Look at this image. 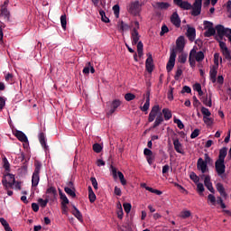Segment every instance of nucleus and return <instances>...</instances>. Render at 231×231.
Listing matches in <instances>:
<instances>
[{"mask_svg":"<svg viewBox=\"0 0 231 231\" xmlns=\"http://www.w3.org/2000/svg\"><path fill=\"white\" fill-rule=\"evenodd\" d=\"M161 109L162 108L160 107V105H155L152 106L149 114L148 122H154L153 125L152 126V129H156V127L160 126L164 120L163 114L160 113ZM158 113L160 114L158 115Z\"/></svg>","mask_w":231,"mask_h":231,"instance_id":"1","label":"nucleus"},{"mask_svg":"<svg viewBox=\"0 0 231 231\" xmlns=\"http://www.w3.org/2000/svg\"><path fill=\"white\" fill-rule=\"evenodd\" d=\"M2 185L5 189H14L16 190H21V182L15 181V175L12 173H6L2 179Z\"/></svg>","mask_w":231,"mask_h":231,"instance_id":"2","label":"nucleus"},{"mask_svg":"<svg viewBox=\"0 0 231 231\" xmlns=\"http://www.w3.org/2000/svg\"><path fill=\"white\" fill-rule=\"evenodd\" d=\"M41 169H42V162L34 161V171L32 176V187H37L41 181Z\"/></svg>","mask_w":231,"mask_h":231,"instance_id":"3","label":"nucleus"},{"mask_svg":"<svg viewBox=\"0 0 231 231\" xmlns=\"http://www.w3.org/2000/svg\"><path fill=\"white\" fill-rule=\"evenodd\" d=\"M138 30H140V23L134 22V27L132 30L131 32V39H132V45L136 46L137 43L140 42V33L138 32Z\"/></svg>","mask_w":231,"mask_h":231,"instance_id":"4","label":"nucleus"},{"mask_svg":"<svg viewBox=\"0 0 231 231\" xmlns=\"http://www.w3.org/2000/svg\"><path fill=\"white\" fill-rule=\"evenodd\" d=\"M176 49H171L170 59L166 65V69L168 73L171 72V69H174V66L176 64Z\"/></svg>","mask_w":231,"mask_h":231,"instance_id":"5","label":"nucleus"},{"mask_svg":"<svg viewBox=\"0 0 231 231\" xmlns=\"http://www.w3.org/2000/svg\"><path fill=\"white\" fill-rule=\"evenodd\" d=\"M203 0H195L193 6H191V15L193 17H198L201 14V6H202Z\"/></svg>","mask_w":231,"mask_h":231,"instance_id":"6","label":"nucleus"},{"mask_svg":"<svg viewBox=\"0 0 231 231\" xmlns=\"http://www.w3.org/2000/svg\"><path fill=\"white\" fill-rule=\"evenodd\" d=\"M215 169L218 176H223L226 166L225 165V161L217 160L215 162Z\"/></svg>","mask_w":231,"mask_h":231,"instance_id":"7","label":"nucleus"},{"mask_svg":"<svg viewBox=\"0 0 231 231\" xmlns=\"http://www.w3.org/2000/svg\"><path fill=\"white\" fill-rule=\"evenodd\" d=\"M122 106V101L120 99H115L110 103V109L106 112L107 116H111L118 107Z\"/></svg>","mask_w":231,"mask_h":231,"instance_id":"8","label":"nucleus"},{"mask_svg":"<svg viewBox=\"0 0 231 231\" xmlns=\"http://www.w3.org/2000/svg\"><path fill=\"white\" fill-rule=\"evenodd\" d=\"M142 11V5H140L139 1L133 2L130 5L129 12L130 14H133V15H138L140 12Z\"/></svg>","mask_w":231,"mask_h":231,"instance_id":"9","label":"nucleus"},{"mask_svg":"<svg viewBox=\"0 0 231 231\" xmlns=\"http://www.w3.org/2000/svg\"><path fill=\"white\" fill-rule=\"evenodd\" d=\"M200 178L204 179V185L211 192V194H214L216 192V189H214V186H212V182L210 181V177L208 175L202 174Z\"/></svg>","mask_w":231,"mask_h":231,"instance_id":"10","label":"nucleus"},{"mask_svg":"<svg viewBox=\"0 0 231 231\" xmlns=\"http://www.w3.org/2000/svg\"><path fill=\"white\" fill-rule=\"evenodd\" d=\"M197 169L198 171H200L202 174L208 172V165L207 164V162H205L203 158H199L197 162Z\"/></svg>","mask_w":231,"mask_h":231,"instance_id":"11","label":"nucleus"},{"mask_svg":"<svg viewBox=\"0 0 231 231\" xmlns=\"http://www.w3.org/2000/svg\"><path fill=\"white\" fill-rule=\"evenodd\" d=\"M147 56H148V58L146 59V61H145V68H146V71H148V73H151L152 71L154 70V63L152 60V54L148 53Z\"/></svg>","mask_w":231,"mask_h":231,"instance_id":"12","label":"nucleus"},{"mask_svg":"<svg viewBox=\"0 0 231 231\" xmlns=\"http://www.w3.org/2000/svg\"><path fill=\"white\" fill-rule=\"evenodd\" d=\"M215 30L217 31V36L220 41H223V36L228 34V29H226L225 26L218 24L216 25Z\"/></svg>","mask_w":231,"mask_h":231,"instance_id":"13","label":"nucleus"},{"mask_svg":"<svg viewBox=\"0 0 231 231\" xmlns=\"http://www.w3.org/2000/svg\"><path fill=\"white\" fill-rule=\"evenodd\" d=\"M176 50L178 51H180V53H181V51H183V50H185V37L184 36H180L177 40H176Z\"/></svg>","mask_w":231,"mask_h":231,"instance_id":"14","label":"nucleus"},{"mask_svg":"<svg viewBox=\"0 0 231 231\" xmlns=\"http://www.w3.org/2000/svg\"><path fill=\"white\" fill-rule=\"evenodd\" d=\"M171 23H172V24L176 26V28H180V26H181V19H180V15L178 14V12H174L171 14Z\"/></svg>","mask_w":231,"mask_h":231,"instance_id":"15","label":"nucleus"},{"mask_svg":"<svg viewBox=\"0 0 231 231\" xmlns=\"http://www.w3.org/2000/svg\"><path fill=\"white\" fill-rule=\"evenodd\" d=\"M209 79L213 84H216L217 79V67H216L215 65L210 67Z\"/></svg>","mask_w":231,"mask_h":231,"instance_id":"16","label":"nucleus"},{"mask_svg":"<svg viewBox=\"0 0 231 231\" xmlns=\"http://www.w3.org/2000/svg\"><path fill=\"white\" fill-rule=\"evenodd\" d=\"M173 145L176 152H179V154H185V152L183 151V145L181 143H180V139H173Z\"/></svg>","mask_w":231,"mask_h":231,"instance_id":"17","label":"nucleus"},{"mask_svg":"<svg viewBox=\"0 0 231 231\" xmlns=\"http://www.w3.org/2000/svg\"><path fill=\"white\" fill-rule=\"evenodd\" d=\"M151 106V90H147L146 92V101L143 106H141V111H149V107Z\"/></svg>","mask_w":231,"mask_h":231,"instance_id":"18","label":"nucleus"},{"mask_svg":"<svg viewBox=\"0 0 231 231\" xmlns=\"http://www.w3.org/2000/svg\"><path fill=\"white\" fill-rule=\"evenodd\" d=\"M14 136L17 137L19 142H23V143H27L28 142V137L24 133H23V131L16 130L14 132Z\"/></svg>","mask_w":231,"mask_h":231,"instance_id":"19","label":"nucleus"},{"mask_svg":"<svg viewBox=\"0 0 231 231\" xmlns=\"http://www.w3.org/2000/svg\"><path fill=\"white\" fill-rule=\"evenodd\" d=\"M39 142L45 151H48V144L46 143V134L41 132L38 135Z\"/></svg>","mask_w":231,"mask_h":231,"instance_id":"20","label":"nucleus"},{"mask_svg":"<svg viewBox=\"0 0 231 231\" xmlns=\"http://www.w3.org/2000/svg\"><path fill=\"white\" fill-rule=\"evenodd\" d=\"M193 55H196V48H193V49L189 51V62L190 68H196V60H195V58L193 57Z\"/></svg>","mask_w":231,"mask_h":231,"instance_id":"21","label":"nucleus"},{"mask_svg":"<svg viewBox=\"0 0 231 231\" xmlns=\"http://www.w3.org/2000/svg\"><path fill=\"white\" fill-rule=\"evenodd\" d=\"M197 62H203L205 60V53L201 51H197L195 49V54L193 55Z\"/></svg>","mask_w":231,"mask_h":231,"instance_id":"22","label":"nucleus"},{"mask_svg":"<svg viewBox=\"0 0 231 231\" xmlns=\"http://www.w3.org/2000/svg\"><path fill=\"white\" fill-rule=\"evenodd\" d=\"M201 102L204 104V106H207L208 107H212V97L208 95L202 96L200 98Z\"/></svg>","mask_w":231,"mask_h":231,"instance_id":"23","label":"nucleus"},{"mask_svg":"<svg viewBox=\"0 0 231 231\" xmlns=\"http://www.w3.org/2000/svg\"><path fill=\"white\" fill-rule=\"evenodd\" d=\"M187 37L189 41H194L196 39V29L193 27H189L187 30Z\"/></svg>","mask_w":231,"mask_h":231,"instance_id":"24","label":"nucleus"},{"mask_svg":"<svg viewBox=\"0 0 231 231\" xmlns=\"http://www.w3.org/2000/svg\"><path fill=\"white\" fill-rule=\"evenodd\" d=\"M227 152L228 149L226 147H223L222 149H220L217 160L225 162V158H226Z\"/></svg>","mask_w":231,"mask_h":231,"instance_id":"25","label":"nucleus"},{"mask_svg":"<svg viewBox=\"0 0 231 231\" xmlns=\"http://www.w3.org/2000/svg\"><path fill=\"white\" fill-rule=\"evenodd\" d=\"M216 187L220 196H222V198H226V191H225V187L221 184V182L217 183Z\"/></svg>","mask_w":231,"mask_h":231,"instance_id":"26","label":"nucleus"},{"mask_svg":"<svg viewBox=\"0 0 231 231\" xmlns=\"http://www.w3.org/2000/svg\"><path fill=\"white\" fill-rule=\"evenodd\" d=\"M72 208H74L72 210V214L80 221V223H82V221H84V218L82 217V213H80V210H79L77 207L72 206Z\"/></svg>","mask_w":231,"mask_h":231,"instance_id":"27","label":"nucleus"},{"mask_svg":"<svg viewBox=\"0 0 231 231\" xmlns=\"http://www.w3.org/2000/svg\"><path fill=\"white\" fill-rule=\"evenodd\" d=\"M0 12L1 15L5 17V19H7V21L10 19V11H8V8H6V6L2 5Z\"/></svg>","mask_w":231,"mask_h":231,"instance_id":"28","label":"nucleus"},{"mask_svg":"<svg viewBox=\"0 0 231 231\" xmlns=\"http://www.w3.org/2000/svg\"><path fill=\"white\" fill-rule=\"evenodd\" d=\"M156 7L159 8V10H168L171 7V4L167 2H157Z\"/></svg>","mask_w":231,"mask_h":231,"instance_id":"29","label":"nucleus"},{"mask_svg":"<svg viewBox=\"0 0 231 231\" xmlns=\"http://www.w3.org/2000/svg\"><path fill=\"white\" fill-rule=\"evenodd\" d=\"M162 115L164 116V120L166 121H169L171 118H172V111H171L169 108H163Z\"/></svg>","mask_w":231,"mask_h":231,"instance_id":"30","label":"nucleus"},{"mask_svg":"<svg viewBox=\"0 0 231 231\" xmlns=\"http://www.w3.org/2000/svg\"><path fill=\"white\" fill-rule=\"evenodd\" d=\"M60 198L61 199V205H69V199H68V197L66 194L62 192V190L59 189Z\"/></svg>","mask_w":231,"mask_h":231,"instance_id":"31","label":"nucleus"},{"mask_svg":"<svg viewBox=\"0 0 231 231\" xmlns=\"http://www.w3.org/2000/svg\"><path fill=\"white\" fill-rule=\"evenodd\" d=\"M213 35H216V27H211L204 32L205 37H213Z\"/></svg>","mask_w":231,"mask_h":231,"instance_id":"32","label":"nucleus"},{"mask_svg":"<svg viewBox=\"0 0 231 231\" xmlns=\"http://www.w3.org/2000/svg\"><path fill=\"white\" fill-rule=\"evenodd\" d=\"M118 28L121 30V32H127L129 30V24L124 23V21L119 22Z\"/></svg>","mask_w":231,"mask_h":231,"instance_id":"33","label":"nucleus"},{"mask_svg":"<svg viewBox=\"0 0 231 231\" xmlns=\"http://www.w3.org/2000/svg\"><path fill=\"white\" fill-rule=\"evenodd\" d=\"M180 8H181L182 10H190L192 9V5H190V3H189L188 1H183L182 4H180Z\"/></svg>","mask_w":231,"mask_h":231,"instance_id":"34","label":"nucleus"},{"mask_svg":"<svg viewBox=\"0 0 231 231\" xmlns=\"http://www.w3.org/2000/svg\"><path fill=\"white\" fill-rule=\"evenodd\" d=\"M46 194H51L53 198H57V189L55 187H50L47 189Z\"/></svg>","mask_w":231,"mask_h":231,"instance_id":"35","label":"nucleus"},{"mask_svg":"<svg viewBox=\"0 0 231 231\" xmlns=\"http://www.w3.org/2000/svg\"><path fill=\"white\" fill-rule=\"evenodd\" d=\"M145 190H148L149 192H152V194H156L157 196H162V194H163V192H162V190L154 189L151 187H145Z\"/></svg>","mask_w":231,"mask_h":231,"instance_id":"36","label":"nucleus"},{"mask_svg":"<svg viewBox=\"0 0 231 231\" xmlns=\"http://www.w3.org/2000/svg\"><path fill=\"white\" fill-rule=\"evenodd\" d=\"M190 216H192V213L190 212V210H183L180 212V217L182 219H187L190 217Z\"/></svg>","mask_w":231,"mask_h":231,"instance_id":"37","label":"nucleus"},{"mask_svg":"<svg viewBox=\"0 0 231 231\" xmlns=\"http://www.w3.org/2000/svg\"><path fill=\"white\" fill-rule=\"evenodd\" d=\"M64 191L68 196H70L71 198H77V194L75 193V189H71L69 188H64Z\"/></svg>","mask_w":231,"mask_h":231,"instance_id":"38","label":"nucleus"},{"mask_svg":"<svg viewBox=\"0 0 231 231\" xmlns=\"http://www.w3.org/2000/svg\"><path fill=\"white\" fill-rule=\"evenodd\" d=\"M187 57H189V55L182 52L180 55H179V62H180V64H185V62H187Z\"/></svg>","mask_w":231,"mask_h":231,"instance_id":"39","label":"nucleus"},{"mask_svg":"<svg viewBox=\"0 0 231 231\" xmlns=\"http://www.w3.org/2000/svg\"><path fill=\"white\" fill-rule=\"evenodd\" d=\"M113 12L114 15L116 17V19H118V17H120V5H115L113 6Z\"/></svg>","mask_w":231,"mask_h":231,"instance_id":"40","label":"nucleus"},{"mask_svg":"<svg viewBox=\"0 0 231 231\" xmlns=\"http://www.w3.org/2000/svg\"><path fill=\"white\" fill-rule=\"evenodd\" d=\"M60 23H61V27L63 28V30H66V26L68 24V20L66 18V14H62L60 16Z\"/></svg>","mask_w":231,"mask_h":231,"instance_id":"41","label":"nucleus"},{"mask_svg":"<svg viewBox=\"0 0 231 231\" xmlns=\"http://www.w3.org/2000/svg\"><path fill=\"white\" fill-rule=\"evenodd\" d=\"M136 98V96L133 93H126L125 95V100H126V102H131V100H134Z\"/></svg>","mask_w":231,"mask_h":231,"instance_id":"42","label":"nucleus"},{"mask_svg":"<svg viewBox=\"0 0 231 231\" xmlns=\"http://www.w3.org/2000/svg\"><path fill=\"white\" fill-rule=\"evenodd\" d=\"M117 176L121 181V185H127V180L124 177V173H122V171H118Z\"/></svg>","mask_w":231,"mask_h":231,"instance_id":"43","label":"nucleus"},{"mask_svg":"<svg viewBox=\"0 0 231 231\" xmlns=\"http://www.w3.org/2000/svg\"><path fill=\"white\" fill-rule=\"evenodd\" d=\"M3 162H4V169L7 172H10V162H8V159H6V157L3 158Z\"/></svg>","mask_w":231,"mask_h":231,"instance_id":"44","label":"nucleus"},{"mask_svg":"<svg viewBox=\"0 0 231 231\" xmlns=\"http://www.w3.org/2000/svg\"><path fill=\"white\" fill-rule=\"evenodd\" d=\"M93 151H94V152H97V153L102 152V145H100V143H94Z\"/></svg>","mask_w":231,"mask_h":231,"instance_id":"45","label":"nucleus"},{"mask_svg":"<svg viewBox=\"0 0 231 231\" xmlns=\"http://www.w3.org/2000/svg\"><path fill=\"white\" fill-rule=\"evenodd\" d=\"M38 202L40 203V206L42 207V208H46V206L50 202V199H39Z\"/></svg>","mask_w":231,"mask_h":231,"instance_id":"46","label":"nucleus"},{"mask_svg":"<svg viewBox=\"0 0 231 231\" xmlns=\"http://www.w3.org/2000/svg\"><path fill=\"white\" fill-rule=\"evenodd\" d=\"M216 41H217L219 42V46H220V49L222 50V52H224L225 50H226V48H228V47H226V43H225V42H222L221 39L216 37Z\"/></svg>","mask_w":231,"mask_h":231,"instance_id":"47","label":"nucleus"},{"mask_svg":"<svg viewBox=\"0 0 231 231\" xmlns=\"http://www.w3.org/2000/svg\"><path fill=\"white\" fill-rule=\"evenodd\" d=\"M5 82H8V84H13L14 82V74L12 73H7L5 75Z\"/></svg>","mask_w":231,"mask_h":231,"instance_id":"48","label":"nucleus"},{"mask_svg":"<svg viewBox=\"0 0 231 231\" xmlns=\"http://www.w3.org/2000/svg\"><path fill=\"white\" fill-rule=\"evenodd\" d=\"M222 53L226 60H231V53L228 48H226Z\"/></svg>","mask_w":231,"mask_h":231,"instance_id":"49","label":"nucleus"},{"mask_svg":"<svg viewBox=\"0 0 231 231\" xmlns=\"http://www.w3.org/2000/svg\"><path fill=\"white\" fill-rule=\"evenodd\" d=\"M189 178L194 183H199V177L195 172H191Z\"/></svg>","mask_w":231,"mask_h":231,"instance_id":"50","label":"nucleus"},{"mask_svg":"<svg viewBox=\"0 0 231 231\" xmlns=\"http://www.w3.org/2000/svg\"><path fill=\"white\" fill-rule=\"evenodd\" d=\"M174 124H177V126L179 127V129H183L185 127V125H183V122H181V120L174 117L173 119Z\"/></svg>","mask_w":231,"mask_h":231,"instance_id":"51","label":"nucleus"},{"mask_svg":"<svg viewBox=\"0 0 231 231\" xmlns=\"http://www.w3.org/2000/svg\"><path fill=\"white\" fill-rule=\"evenodd\" d=\"M203 122L206 124V125H212L214 124V121L210 117L203 116Z\"/></svg>","mask_w":231,"mask_h":231,"instance_id":"52","label":"nucleus"},{"mask_svg":"<svg viewBox=\"0 0 231 231\" xmlns=\"http://www.w3.org/2000/svg\"><path fill=\"white\" fill-rule=\"evenodd\" d=\"M123 207H124V210H125V212H126V214H129V212H131V208H133V206L131 205V203H124Z\"/></svg>","mask_w":231,"mask_h":231,"instance_id":"53","label":"nucleus"},{"mask_svg":"<svg viewBox=\"0 0 231 231\" xmlns=\"http://www.w3.org/2000/svg\"><path fill=\"white\" fill-rule=\"evenodd\" d=\"M99 14L101 15V21H103V23H109V19L106 16V12L101 10L99 11Z\"/></svg>","mask_w":231,"mask_h":231,"instance_id":"54","label":"nucleus"},{"mask_svg":"<svg viewBox=\"0 0 231 231\" xmlns=\"http://www.w3.org/2000/svg\"><path fill=\"white\" fill-rule=\"evenodd\" d=\"M197 190L199 192V194H203V192H205V186H203V183H197Z\"/></svg>","mask_w":231,"mask_h":231,"instance_id":"55","label":"nucleus"},{"mask_svg":"<svg viewBox=\"0 0 231 231\" xmlns=\"http://www.w3.org/2000/svg\"><path fill=\"white\" fill-rule=\"evenodd\" d=\"M90 181H91L92 186L94 187L95 190H98V181H97V178L91 177Z\"/></svg>","mask_w":231,"mask_h":231,"instance_id":"56","label":"nucleus"},{"mask_svg":"<svg viewBox=\"0 0 231 231\" xmlns=\"http://www.w3.org/2000/svg\"><path fill=\"white\" fill-rule=\"evenodd\" d=\"M201 113L202 115H204V116H210V115H212V113H210V110H208V108L202 106L201 107Z\"/></svg>","mask_w":231,"mask_h":231,"instance_id":"57","label":"nucleus"},{"mask_svg":"<svg viewBox=\"0 0 231 231\" xmlns=\"http://www.w3.org/2000/svg\"><path fill=\"white\" fill-rule=\"evenodd\" d=\"M209 28H214V23L209 21H204V30H209Z\"/></svg>","mask_w":231,"mask_h":231,"instance_id":"58","label":"nucleus"},{"mask_svg":"<svg viewBox=\"0 0 231 231\" xmlns=\"http://www.w3.org/2000/svg\"><path fill=\"white\" fill-rule=\"evenodd\" d=\"M181 75H183V70L180 68H178V69L175 73V76H174L175 80H180V77Z\"/></svg>","mask_w":231,"mask_h":231,"instance_id":"59","label":"nucleus"},{"mask_svg":"<svg viewBox=\"0 0 231 231\" xmlns=\"http://www.w3.org/2000/svg\"><path fill=\"white\" fill-rule=\"evenodd\" d=\"M90 68H91V62H88L85 68L83 69L84 75H89Z\"/></svg>","mask_w":231,"mask_h":231,"instance_id":"60","label":"nucleus"},{"mask_svg":"<svg viewBox=\"0 0 231 231\" xmlns=\"http://www.w3.org/2000/svg\"><path fill=\"white\" fill-rule=\"evenodd\" d=\"M88 199L90 203H95V201L97 200V195H95V192L88 193Z\"/></svg>","mask_w":231,"mask_h":231,"instance_id":"61","label":"nucleus"},{"mask_svg":"<svg viewBox=\"0 0 231 231\" xmlns=\"http://www.w3.org/2000/svg\"><path fill=\"white\" fill-rule=\"evenodd\" d=\"M165 33H169V27H167V25H162L160 32L161 37L165 35Z\"/></svg>","mask_w":231,"mask_h":231,"instance_id":"62","label":"nucleus"},{"mask_svg":"<svg viewBox=\"0 0 231 231\" xmlns=\"http://www.w3.org/2000/svg\"><path fill=\"white\" fill-rule=\"evenodd\" d=\"M199 136V129H195L191 134H190V138L192 140H194V138H198Z\"/></svg>","mask_w":231,"mask_h":231,"instance_id":"63","label":"nucleus"},{"mask_svg":"<svg viewBox=\"0 0 231 231\" xmlns=\"http://www.w3.org/2000/svg\"><path fill=\"white\" fill-rule=\"evenodd\" d=\"M208 199L212 205L216 206V196H214L213 194H209L208 196Z\"/></svg>","mask_w":231,"mask_h":231,"instance_id":"64","label":"nucleus"}]
</instances>
